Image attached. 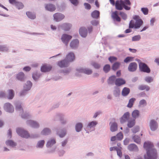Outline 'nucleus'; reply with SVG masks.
I'll list each match as a JSON object with an SVG mask.
<instances>
[{"instance_id": "25", "label": "nucleus", "mask_w": 159, "mask_h": 159, "mask_svg": "<svg viewBox=\"0 0 159 159\" xmlns=\"http://www.w3.org/2000/svg\"><path fill=\"white\" fill-rule=\"evenodd\" d=\"M135 120L134 119L129 120L128 122L127 126L129 128L133 127L135 124Z\"/></svg>"}, {"instance_id": "53", "label": "nucleus", "mask_w": 159, "mask_h": 159, "mask_svg": "<svg viewBox=\"0 0 159 159\" xmlns=\"http://www.w3.org/2000/svg\"><path fill=\"white\" fill-rule=\"evenodd\" d=\"M16 109L17 111H21V112H23V111L21 105L17 104L16 106Z\"/></svg>"}, {"instance_id": "1", "label": "nucleus", "mask_w": 159, "mask_h": 159, "mask_svg": "<svg viewBox=\"0 0 159 159\" xmlns=\"http://www.w3.org/2000/svg\"><path fill=\"white\" fill-rule=\"evenodd\" d=\"M154 146L152 143L148 142H145L143 145L144 148L147 151V155H145V159H156L157 152L156 150L153 148Z\"/></svg>"}, {"instance_id": "26", "label": "nucleus", "mask_w": 159, "mask_h": 159, "mask_svg": "<svg viewBox=\"0 0 159 159\" xmlns=\"http://www.w3.org/2000/svg\"><path fill=\"white\" fill-rule=\"evenodd\" d=\"M14 96V92L12 89H10L8 91V95L7 98L9 99H12Z\"/></svg>"}, {"instance_id": "50", "label": "nucleus", "mask_w": 159, "mask_h": 159, "mask_svg": "<svg viewBox=\"0 0 159 159\" xmlns=\"http://www.w3.org/2000/svg\"><path fill=\"white\" fill-rule=\"evenodd\" d=\"M141 10L145 15H147L148 13V10L147 8H142L141 9Z\"/></svg>"}, {"instance_id": "56", "label": "nucleus", "mask_w": 159, "mask_h": 159, "mask_svg": "<svg viewBox=\"0 0 159 159\" xmlns=\"http://www.w3.org/2000/svg\"><path fill=\"white\" fill-rule=\"evenodd\" d=\"M146 101L144 99L141 100L139 102V105H146Z\"/></svg>"}, {"instance_id": "29", "label": "nucleus", "mask_w": 159, "mask_h": 159, "mask_svg": "<svg viewBox=\"0 0 159 159\" xmlns=\"http://www.w3.org/2000/svg\"><path fill=\"white\" fill-rule=\"evenodd\" d=\"M51 132V131L49 129L46 128L42 130L41 133L42 135H45L50 134Z\"/></svg>"}, {"instance_id": "18", "label": "nucleus", "mask_w": 159, "mask_h": 159, "mask_svg": "<svg viewBox=\"0 0 159 159\" xmlns=\"http://www.w3.org/2000/svg\"><path fill=\"white\" fill-rule=\"evenodd\" d=\"M58 66L61 67H64L68 66V63L66 60H64L58 62Z\"/></svg>"}, {"instance_id": "61", "label": "nucleus", "mask_w": 159, "mask_h": 159, "mask_svg": "<svg viewBox=\"0 0 159 159\" xmlns=\"http://www.w3.org/2000/svg\"><path fill=\"white\" fill-rule=\"evenodd\" d=\"M9 1L11 4H15V5L17 2L16 0H9Z\"/></svg>"}, {"instance_id": "6", "label": "nucleus", "mask_w": 159, "mask_h": 159, "mask_svg": "<svg viewBox=\"0 0 159 159\" xmlns=\"http://www.w3.org/2000/svg\"><path fill=\"white\" fill-rule=\"evenodd\" d=\"M4 108L6 111L9 112H12L14 110L13 107L9 103L5 104Z\"/></svg>"}, {"instance_id": "62", "label": "nucleus", "mask_w": 159, "mask_h": 159, "mask_svg": "<svg viewBox=\"0 0 159 159\" xmlns=\"http://www.w3.org/2000/svg\"><path fill=\"white\" fill-rule=\"evenodd\" d=\"M91 24L93 25H97L98 24V22L96 20H93L91 22Z\"/></svg>"}, {"instance_id": "45", "label": "nucleus", "mask_w": 159, "mask_h": 159, "mask_svg": "<svg viewBox=\"0 0 159 159\" xmlns=\"http://www.w3.org/2000/svg\"><path fill=\"white\" fill-rule=\"evenodd\" d=\"M110 66L109 65H106L103 67V70L106 73L108 72L110 70Z\"/></svg>"}, {"instance_id": "31", "label": "nucleus", "mask_w": 159, "mask_h": 159, "mask_svg": "<svg viewBox=\"0 0 159 159\" xmlns=\"http://www.w3.org/2000/svg\"><path fill=\"white\" fill-rule=\"evenodd\" d=\"M62 26L63 29L65 30H69L71 27V25L70 24L68 23H65Z\"/></svg>"}, {"instance_id": "48", "label": "nucleus", "mask_w": 159, "mask_h": 159, "mask_svg": "<svg viewBox=\"0 0 159 159\" xmlns=\"http://www.w3.org/2000/svg\"><path fill=\"white\" fill-rule=\"evenodd\" d=\"M16 6L17 8L19 9L22 8L24 7V6L22 3L18 2L16 4Z\"/></svg>"}, {"instance_id": "19", "label": "nucleus", "mask_w": 159, "mask_h": 159, "mask_svg": "<svg viewBox=\"0 0 159 159\" xmlns=\"http://www.w3.org/2000/svg\"><path fill=\"white\" fill-rule=\"evenodd\" d=\"M27 123L34 128H36L39 127V124L36 121L33 120H29L28 121Z\"/></svg>"}, {"instance_id": "16", "label": "nucleus", "mask_w": 159, "mask_h": 159, "mask_svg": "<svg viewBox=\"0 0 159 159\" xmlns=\"http://www.w3.org/2000/svg\"><path fill=\"white\" fill-rule=\"evenodd\" d=\"M79 33L82 37H85L87 34V30L85 27H82L79 30Z\"/></svg>"}, {"instance_id": "14", "label": "nucleus", "mask_w": 159, "mask_h": 159, "mask_svg": "<svg viewBox=\"0 0 159 159\" xmlns=\"http://www.w3.org/2000/svg\"><path fill=\"white\" fill-rule=\"evenodd\" d=\"M137 64L135 62L131 63L128 67V69L130 71H134L137 69Z\"/></svg>"}, {"instance_id": "64", "label": "nucleus", "mask_w": 159, "mask_h": 159, "mask_svg": "<svg viewBox=\"0 0 159 159\" xmlns=\"http://www.w3.org/2000/svg\"><path fill=\"white\" fill-rule=\"evenodd\" d=\"M31 69V68L29 66H26L24 68L23 70L26 71H30Z\"/></svg>"}, {"instance_id": "58", "label": "nucleus", "mask_w": 159, "mask_h": 159, "mask_svg": "<svg viewBox=\"0 0 159 159\" xmlns=\"http://www.w3.org/2000/svg\"><path fill=\"white\" fill-rule=\"evenodd\" d=\"M27 90H29L32 85V84L31 82L30 81H27Z\"/></svg>"}, {"instance_id": "32", "label": "nucleus", "mask_w": 159, "mask_h": 159, "mask_svg": "<svg viewBox=\"0 0 159 159\" xmlns=\"http://www.w3.org/2000/svg\"><path fill=\"white\" fill-rule=\"evenodd\" d=\"M91 16L94 18H98L99 16V12L98 11H95L92 13Z\"/></svg>"}, {"instance_id": "9", "label": "nucleus", "mask_w": 159, "mask_h": 159, "mask_svg": "<svg viewBox=\"0 0 159 159\" xmlns=\"http://www.w3.org/2000/svg\"><path fill=\"white\" fill-rule=\"evenodd\" d=\"M54 19L57 21H59L63 19L65 17V16L60 13H56L53 15Z\"/></svg>"}, {"instance_id": "36", "label": "nucleus", "mask_w": 159, "mask_h": 159, "mask_svg": "<svg viewBox=\"0 0 159 159\" xmlns=\"http://www.w3.org/2000/svg\"><path fill=\"white\" fill-rule=\"evenodd\" d=\"M26 14L28 17L31 19H34L36 18L35 15L31 12H27Z\"/></svg>"}, {"instance_id": "21", "label": "nucleus", "mask_w": 159, "mask_h": 159, "mask_svg": "<svg viewBox=\"0 0 159 159\" xmlns=\"http://www.w3.org/2000/svg\"><path fill=\"white\" fill-rule=\"evenodd\" d=\"M130 91V90L129 88L124 87L122 91V95L123 96H126L129 93Z\"/></svg>"}, {"instance_id": "10", "label": "nucleus", "mask_w": 159, "mask_h": 159, "mask_svg": "<svg viewBox=\"0 0 159 159\" xmlns=\"http://www.w3.org/2000/svg\"><path fill=\"white\" fill-rule=\"evenodd\" d=\"M111 17L114 20H115L118 22H120L121 21V19L118 15V12L117 11H115L113 12L111 14Z\"/></svg>"}, {"instance_id": "51", "label": "nucleus", "mask_w": 159, "mask_h": 159, "mask_svg": "<svg viewBox=\"0 0 159 159\" xmlns=\"http://www.w3.org/2000/svg\"><path fill=\"white\" fill-rule=\"evenodd\" d=\"M141 39V36L139 35H136L132 37L133 41H137Z\"/></svg>"}, {"instance_id": "63", "label": "nucleus", "mask_w": 159, "mask_h": 159, "mask_svg": "<svg viewBox=\"0 0 159 159\" xmlns=\"http://www.w3.org/2000/svg\"><path fill=\"white\" fill-rule=\"evenodd\" d=\"M125 5L130 6L131 3L129 0H125L124 2Z\"/></svg>"}, {"instance_id": "23", "label": "nucleus", "mask_w": 159, "mask_h": 159, "mask_svg": "<svg viewBox=\"0 0 159 159\" xmlns=\"http://www.w3.org/2000/svg\"><path fill=\"white\" fill-rule=\"evenodd\" d=\"M16 77L18 80L22 81L25 79V75L23 72H21L17 75Z\"/></svg>"}, {"instance_id": "43", "label": "nucleus", "mask_w": 159, "mask_h": 159, "mask_svg": "<svg viewBox=\"0 0 159 159\" xmlns=\"http://www.w3.org/2000/svg\"><path fill=\"white\" fill-rule=\"evenodd\" d=\"M134 57H128L124 60L125 63H127L133 60Z\"/></svg>"}, {"instance_id": "47", "label": "nucleus", "mask_w": 159, "mask_h": 159, "mask_svg": "<svg viewBox=\"0 0 159 159\" xmlns=\"http://www.w3.org/2000/svg\"><path fill=\"white\" fill-rule=\"evenodd\" d=\"M91 65L94 67L96 69H98L100 67V64L96 62H93L91 63Z\"/></svg>"}, {"instance_id": "49", "label": "nucleus", "mask_w": 159, "mask_h": 159, "mask_svg": "<svg viewBox=\"0 0 159 159\" xmlns=\"http://www.w3.org/2000/svg\"><path fill=\"white\" fill-rule=\"evenodd\" d=\"M120 15L122 17V19L124 20H126L127 18V15L122 11H120L119 13Z\"/></svg>"}, {"instance_id": "59", "label": "nucleus", "mask_w": 159, "mask_h": 159, "mask_svg": "<svg viewBox=\"0 0 159 159\" xmlns=\"http://www.w3.org/2000/svg\"><path fill=\"white\" fill-rule=\"evenodd\" d=\"M84 6L85 8L87 9H90L91 8V6L90 5L87 3H84Z\"/></svg>"}, {"instance_id": "27", "label": "nucleus", "mask_w": 159, "mask_h": 159, "mask_svg": "<svg viewBox=\"0 0 159 159\" xmlns=\"http://www.w3.org/2000/svg\"><path fill=\"white\" fill-rule=\"evenodd\" d=\"M56 143L55 140L52 139L49 140L47 143L46 146L47 147H51Z\"/></svg>"}, {"instance_id": "38", "label": "nucleus", "mask_w": 159, "mask_h": 159, "mask_svg": "<svg viewBox=\"0 0 159 159\" xmlns=\"http://www.w3.org/2000/svg\"><path fill=\"white\" fill-rule=\"evenodd\" d=\"M6 143L7 146H10L11 147H14L16 145V143L11 140L7 141Z\"/></svg>"}, {"instance_id": "33", "label": "nucleus", "mask_w": 159, "mask_h": 159, "mask_svg": "<svg viewBox=\"0 0 159 159\" xmlns=\"http://www.w3.org/2000/svg\"><path fill=\"white\" fill-rule=\"evenodd\" d=\"M139 89L140 90H146L148 91L150 89V88L146 85H141L139 86Z\"/></svg>"}, {"instance_id": "55", "label": "nucleus", "mask_w": 159, "mask_h": 159, "mask_svg": "<svg viewBox=\"0 0 159 159\" xmlns=\"http://www.w3.org/2000/svg\"><path fill=\"white\" fill-rule=\"evenodd\" d=\"M145 81L148 83H150L153 81V79L151 77L148 76L145 78Z\"/></svg>"}, {"instance_id": "11", "label": "nucleus", "mask_w": 159, "mask_h": 159, "mask_svg": "<svg viewBox=\"0 0 159 159\" xmlns=\"http://www.w3.org/2000/svg\"><path fill=\"white\" fill-rule=\"evenodd\" d=\"M129 113L127 112L125 113L120 119V122L121 123H123L125 122L128 119L129 116Z\"/></svg>"}, {"instance_id": "4", "label": "nucleus", "mask_w": 159, "mask_h": 159, "mask_svg": "<svg viewBox=\"0 0 159 159\" xmlns=\"http://www.w3.org/2000/svg\"><path fill=\"white\" fill-rule=\"evenodd\" d=\"M17 133L21 137L26 138L30 137V136L27 131L20 128H18L16 129Z\"/></svg>"}, {"instance_id": "24", "label": "nucleus", "mask_w": 159, "mask_h": 159, "mask_svg": "<svg viewBox=\"0 0 159 159\" xmlns=\"http://www.w3.org/2000/svg\"><path fill=\"white\" fill-rule=\"evenodd\" d=\"M45 8L47 10L50 11H54L56 9L54 6L52 4L47 5L45 7Z\"/></svg>"}, {"instance_id": "54", "label": "nucleus", "mask_w": 159, "mask_h": 159, "mask_svg": "<svg viewBox=\"0 0 159 159\" xmlns=\"http://www.w3.org/2000/svg\"><path fill=\"white\" fill-rule=\"evenodd\" d=\"M121 149H119L117 148L116 151H117V155L120 157L121 158L122 157V153L121 151Z\"/></svg>"}, {"instance_id": "30", "label": "nucleus", "mask_w": 159, "mask_h": 159, "mask_svg": "<svg viewBox=\"0 0 159 159\" xmlns=\"http://www.w3.org/2000/svg\"><path fill=\"white\" fill-rule=\"evenodd\" d=\"M135 100V99L134 98H132L130 99L129 100L127 107L129 108H131L132 107Z\"/></svg>"}, {"instance_id": "28", "label": "nucleus", "mask_w": 159, "mask_h": 159, "mask_svg": "<svg viewBox=\"0 0 159 159\" xmlns=\"http://www.w3.org/2000/svg\"><path fill=\"white\" fill-rule=\"evenodd\" d=\"M111 130L112 132H114L117 129V125L116 123H113L112 124L110 127Z\"/></svg>"}, {"instance_id": "22", "label": "nucleus", "mask_w": 159, "mask_h": 159, "mask_svg": "<svg viewBox=\"0 0 159 159\" xmlns=\"http://www.w3.org/2000/svg\"><path fill=\"white\" fill-rule=\"evenodd\" d=\"M79 43V42L78 40L75 39L71 41L70 43V46L72 48H74L78 46Z\"/></svg>"}, {"instance_id": "39", "label": "nucleus", "mask_w": 159, "mask_h": 159, "mask_svg": "<svg viewBox=\"0 0 159 159\" xmlns=\"http://www.w3.org/2000/svg\"><path fill=\"white\" fill-rule=\"evenodd\" d=\"M139 111L138 110H134L132 113V116L133 118H136L138 117L139 115Z\"/></svg>"}, {"instance_id": "15", "label": "nucleus", "mask_w": 159, "mask_h": 159, "mask_svg": "<svg viewBox=\"0 0 159 159\" xmlns=\"http://www.w3.org/2000/svg\"><path fill=\"white\" fill-rule=\"evenodd\" d=\"M125 83V81L121 78H118L115 81V84L117 86H120Z\"/></svg>"}, {"instance_id": "7", "label": "nucleus", "mask_w": 159, "mask_h": 159, "mask_svg": "<svg viewBox=\"0 0 159 159\" xmlns=\"http://www.w3.org/2000/svg\"><path fill=\"white\" fill-rule=\"evenodd\" d=\"M71 38V36L65 34L62 35L61 39L62 41L66 45H67L68 42Z\"/></svg>"}, {"instance_id": "12", "label": "nucleus", "mask_w": 159, "mask_h": 159, "mask_svg": "<svg viewBox=\"0 0 159 159\" xmlns=\"http://www.w3.org/2000/svg\"><path fill=\"white\" fill-rule=\"evenodd\" d=\"M150 127L152 130L155 131L158 127L157 123L154 120H151L150 123Z\"/></svg>"}, {"instance_id": "35", "label": "nucleus", "mask_w": 159, "mask_h": 159, "mask_svg": "<svg viewBox=\"0 0 159 159\" xmlns=\"http://www.w3.org/2000/svg\"><path fill=\"white\" fill-rule=\"evenodd\" d=\"M132 139L134 142L137 143H139L141 142V139L138 136L135 135L133 137Z\"/></svg>"}, {"instance_id": "8", "label": "nucleus", "mask_w": 159, "mask_h": 159, "mask_svg": "<svg viewBox=\"0 0 159 159\" xmlns=\"http://www.w3.org/2000/svg\"><path fill=\"white\" fill-rule=\"evenodd\" d=\"M75 59V56L74 53L70 52L66 55L65 60L69 63V62L73 61Z\"/></svg>"}, {"instance_id": "41", "label": "nucleus", "mask_w": 159, "mask_h": 159, "mask_svg": "<svg viewBox=\"0 0 159 159\" xmlns=\"http://www.w3.org/2000/svg\"><path fill=\"white\" fill-rule=\"evenodd\" d=\"M120 64L119 62H116L112 66V68L113 70H116L120 66Z\"/></svg>"}, {"instance_id": "57", "label": "nucleus", "mask_w": 159, "mask_h": 159, "mask_svg": "<svg viewBox=\"0 0 159 159\" xmlns=\"http://www.w3.org/2000/svg\"><path fill=\"white\" fill-rule=\"evenodd\" d=\"M139 127H136L132 129L133 132L135 133L139 130Z\"/></svg>"}, {"instance_id": "52", "label": "nucleus", "mask_w": 159, "mask_h": 159, "mask_svg": "<svg viewBox=\"0 0 159 159\" xmlns=\"http://www.w3.org/2000/svg\"><path fill=\"white\" fill-rule=\"evenodd\" d=\"M108 59L112 63L116 61L117 60V58L115 57H110Z\"/></svg>"}, {"instance_id": "5", "label": "nucleus", "mask_w": 159, "mask_h": 159, "mask_svg": "<svg viewBox=\"0 0 159 159\" xmlns=\"http://www.w3.org/2000/svg\"><path fill=\"white\" fill-rule=\"evenodd\" d=\"M139 69L141 71L147 73L150 72V69L147 65L144 63L140 62L139 64Z\"/></svg>"}, {"instance_id": "13", "label": "nucleus", "mask_w": 159, "mask_h": 159, "mask_svg": "<svg viewBox=\"0 0 159 159\" xmlns=\"http://www.w3.org/2000/svg\"><path fill=\"white\" fill-rule=\"evenodd\" d=\"M51 66L48 65H43L41 68V70L42 72H46L50 71L52 69Z\"/></svg>"}, {"instance_id": "40", "label": "nucleus", "mask_w": 159, "mask_h": 159, "mask_svg": "<svg viewBox=\"0 0 159 159\" xmlns=\"http://www.w3.org/2000/svg\"><path fill=\"white\" fill-rule=\"evenodd\" d=\"M45 143V141L43 140H41L39 141L37 145V147L39 148H42Z\"/></svg>"}, {"instance_id": "17", "label": "nucleus", "mask_w": 159, "mask_h": 159, "mask_svg": "<svg viewBox=\"0 0 159 159\" xmlns=\"http://www.w3.org/2000/svg\"><path fill=\"white\" fill-rule=\"evenodd\" d=\"M128 149L130 151H138V148L137 146L134 144H131L128 147Z\"/></svg>"}, {"instance_id": "37", "label": "nucleus", "mask_w": 159, "mask_h": 159, "mask_svg": "<svg viewBox=\"0 0 159 159\" xmlns=\"http://www.w3.org/2000/svg\"><path fill=\"white\" fill-rule=\"evenodd\" d=\"M83 127L82 124L79 123L76 124L75 126V129L76 131H80Z\"/></svg>"}, {"instance_id": "42", "label": "nucleus", "mask_w": 159, "mask_h": 159, "mask_svg": "<svg viewBox=\"0 0 159 159\" xmlns=\"http://www.w3.org/2000/svg\"><path fill=\"white\" fill-rule=\"evenodd\" d=\"M120 93V89L119 88H116L113 92V94L114 95L117 97L119 96Z\"/></svg>"}, {"instance_id": "34", "label": "nucleus", "mask_w": 159, "mask_h": 159, "mask_svg": "<svg viewBox=\"0 0 159 159\" xmlns=\"http://www.w3.org/2000/svg\"><path fill=\"white\" fill-rule=\"evenodd\" d=\"M116 79V76L112 75L110 77L108 80V83L109 84H112L114 83Z\"/></svg>"}, {"instance_id": "20", "label": "nucleus", "mask_w": 159, "mask_h": 159, "mask_svg": "<svg viewBox=\"0 0 159 159\" xmlns=\"http://www.w3.org/2000/svg\"><path fill=\"white\" fill-rule=\"evenodd\" d=\"M80 72L83 73L87 75H90L93 72L92 70L89 68L82 69H80Z\"/></svg>"}, {"instance_id": "44", "label": "nucleus", "mask_w": 159, "mask_h": 159, "mask_svg": "<svg viewBox=\"0 0 159 159\" xmlns=\"http://www.w3.org/2000/svg\"><path fill=\"white\" fill-rule=\"evenodd\" d=\"M116 137L117 140H120L123 139V135L122 133L120 132L116 135Z\"/></svg>"}, {"instance_id": "3", "label": "nucleus", "mask_w": 159, "mask_h": 159, "mask_svg": "<svg viewBox=\"0 0 159 159\" xmlns=\"http://www.w3.org/2000/svg\"><path fill=\"white\" fill-rule=\"evenodd\" d=\"M115 7L117 10H122L123 8H124L126 10H129L131 8L130 7L125 5L124 2L122 0H117L116 1Z\"/></svg>"}, {"instance_id": "60", "label": "nucleus", "mask_w": 159, "mask_h": 159, "mask_svg": "<svg viewBox=\"0 0 159 159\" xmlns=\"http://www.w3.org/2000/svg\"><path fill=\"white\" fill-rule=\"evenodd\" d=\"M70 2L75 5H77L78 4V0H70Z\"/></svg>"}, {"instance_id": "2", "label": "nucleus", "mask_w": 159, "mask_h": 159, "mask_svg": "<svg viewBox=\"0 0 159 159\" xmlns=\"http://www.w3.org/2000/svg\"><path fill=\"white\" fill-rule=\"evenodd\" d=\"M133 18L135 20V22L134 20H131L129 23V28H134L135 29H138L140 28L143 24V21L142 20L140 19L139 16L134 15Z\"/></svg>"}, {"instance_id": "46", "label": "nucleus", "mask_w": 159, "mask_h": 159, "mask_svg": "<svg viewBox=\"0 0 159 159\" xmlns=\"http://www.w3.org/2000/svg\"><path fill=\"white\" fill-rule=\"evenodd\" d=\"M97 123L96 121H93L89 123L88 126L90 128L93 127L95 126Z\"/></svg>"}]
</instances>
